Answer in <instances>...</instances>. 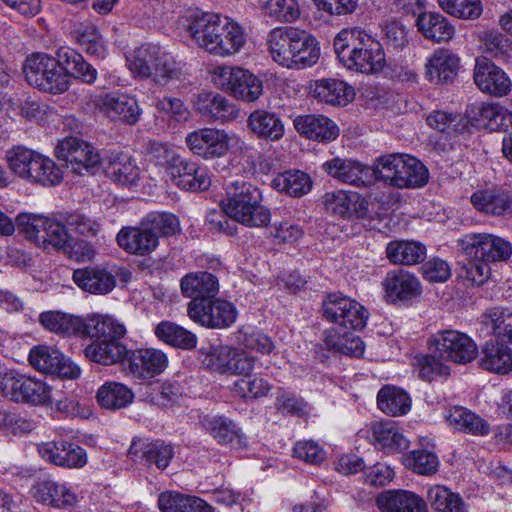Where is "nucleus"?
<instances>
[{"label": "nucleus", "mask_w": 512, "mask_h": 512, "mask_svg": "<svg viewBox=\"0 0 512 512\" xmlns=\"http://www.w3.org/2000/svg\"><path fill=\"white\" fill-rule=\"evenodd\" d=\"M321 310L324 319L350 330L363 329L369 318L367 309L361 303L340 292L326 295Z\"/></svg>", "instance_id": "nucleus-10"}, {"label": "nucleus", "mask_w": 512, "mask_h": 512, "mask_svg": "<svg viewBox=\"0 0 512 512\" xmlns=\"http://www.w3.org/2000/svg\"><path fill=\"white\" fill-rule=\"evenodd\" d=\"M473 207L489 215H504L512 212V195L501 188H486L475 191L470 197Z\"/></svg>", "instance_id": "nucleus-33"}, {"label": "nucleus", "mask_w": 512, "mask_h": 512, "mask_svg": "<svg viewBox=\"0 0 512 512\" xmlns=\"http://www.w3.org/2000/svg\"><path fill=\"white\" fill-rule=\"evenodd\" d=\"M37 451L43 460L62 468L80 469L88 460L84 448L66 440L42 442Z\"/></svg>", "instance_id": "nucleus-17"}, {"label": "nucleus", "mask_w": 512, "mask_h": 512, "mask_svg": "<svg viewBox=\"0 0 512 512\" xmlns=\"http://www.w3.org/2000/svg\"><path fill=\"white\" fill-rule=\"evenodd\" d=\"M487 324L491 326L493 334L502 340L512 342V311L502 307L489 309L485 313Z\"/></svg>", "instance_id": "nucleus-56"}, {"label": "nucleus", "mask_w": 512, "mask_h": 512, "mask_svg": "<svg viewBox=\"0 0 512 512\" xmlns=\"http://www.w3.org/2000/svg\"><path fill=\"white\" fill-rule=\"evenodd\" d=\"M98 404L107 410H119L130 405L134 400L133 391L119 382H105L96 393Z\"/></svg>", "instance_id": "nucleus-46"}, {"label": "nucleus", "mask_w": 512, "mask_h": 512, "mask_svg": "<svg viewBox=\"0 0 512 512\" xmlns=\"http://www.w3.org/2000/svg\"><path fill=\"white\" fill-rule=\"evenodd\" d=\"M416 25L426 39L437 43L449 41L455 33L454 26L439 13L424 12L419 14Z\"/></svg>", "instance_id": "nucleus-43"}, {"label": "nucleus", "mask_w": 512, "mask_h": 512, "mask_svg": "<svg viewBox=\"0 0 512 512\" xmlns=\"http://www.w3.org/2000/svg\"><path fill=\"white\" fill-rule=\"evenodd\" d=\"M145 225L159 236H171L180 231L178 218L167 212H151L143 219Z\"/></svg>", "instance_id": "nucleus-57"}, {"label": "nucleus", "mask_w": 512, "mask_h": 512, "mask_svg": "<svg viewBox=\"0 0 512 512\" xmlns=\"http://www.w3.org/2000/svg\"><path fill=\"white\" fill-rule=\"evenodd\" d=\"M92 314L85 317L60 311H46L39 316L40 324L48 331L63 336L83 337Z\"/></svg>", "instance_id": "nucleus-30"}, {"label": "nucleus", "mask_w": 512, "mask_h": 512, "mask_svg": "<svg viewBox=\"0 0 512 512\" xmlns=\"http://www.w3.org/2000/svg\"><path fill=\"white\" fill-rule=\"evenodd\" d=\"M312 184L309 174L300 170L279 173L271 181L274 189L291 197H302L307 194L311 191Z\"/></svg>", "instance_id": "nucleus-45"}, {"label": "nucleus", "mask_w": 512, "mask_h": 512, "mask_svg": "<svg viewBox=\"0 0 512 512\" xmlns=\"http://www.w3.org/2000/svg\"><path fill=\"white\" fill-rule=\"evenodd\" d=\"M439 6L448 14L462 19H476L482 13L480 0H438Z\"/></svg>", "instance_id": "nucleus-61"}, {"label": "nucleus", "mask_w": 512, "mask_h": 512, "mask_svg": "<svg viewBox=\"0 0 512 512\" xmlns=\"http://www.w3.org/2000/svg\"><path fill=\"white\" fill-rule=\"evenodd\" d=\"M440 359L465 364L477 356V345L466 334L456 330L438 332L430 341Z\"/></svg>", "instance_id": "nucleus-13"}, {"label": "nucleus", "mask_w": 512, "mask_h": 512, "mask_svg": "<svg viewBox=\"0 0 512 512\" xmlns=\"http://www.w3.org/2000/svg\"><path fill=\"white\" fill-rule=\"evenodd\" d=\"M167 171L174 184L181 189L205 191L211 186L207 169L194 161L174 157Z\"/></svg>", "instance_id": "nucleus-20"}, {"label": "nucleus", "mask_w": 512, "mask_h": 512, "mask_svg": "<svg viewBox=\"0 0 512 512\" xmlns=\"http://www.w3.org/2000/svg\"><path fill=\"white\" fill-rule=\"evenodd\" d=\"M55 153L59 160L65 161L77 174L93 169L101 161L99 153L90 144L74 137L60 141Z\"/></svg>", "instance_id": "nucleus-16"}, {"label": "nucleus", "mask_w": 512, "mask_h": 512, "mask_svg": "<svg viewBox=\"0 0 512 512\" xmlns=\"http://www.w3.org/2000/svg\"><path fill=\"white\" fill-rule=\"evenodd\" d=\"M294 127L301 135L319 142H331L339 135L336 123L319 114L297 116L294 119Z\"/></svg>", "instance_id": "nucleus-32"}, {"label": "nucleus", "mask_w": 512, "mask_h": 512, "mask_svg": "<svg viewBox=\"0 0 512 512\" xmlns=\"http://www.w3.org/2000/svg\"><path fill=\"white\" fill-rule=\"evenodd\" d=\"M168 366L167 355L156 348L142 347L128 351L126 370L136 379L148 380L160 375Z\"/></svg>", "instance_id": "nucleus-18"}, {"label": "nucleus", "mask_w": 512, "mask_h": 512, "mask_svg": "<svg viewBox=\"0 0 512 512\" xmlns=\"http://www.w3.org/2000/svg\"><path fill=\"white\" fill-rule=\"evenodd\" d=\"M205 429L222 445L243 449L247 447V437L242 430L230 419L224 416H213L203 420Z\"/></svg>", "instance_id": "nucleus-36"}, {"label": "nucleus", "mask_w": 512, "mask_h": 512, "mask_svg": "<svg viewBox=\"0 0 512 512\" xmlns=\"http://www.w3.org/2000/svg\"><path fill=\"white\" fill-rule=\"evenodd\" d=\"M6 158L11 171L28 183L53 187L63 180L62 169L51 158L32 149L13 147Z\"/></svg>", "instance_id": "nucleus-7"}, {"label": "nucleus", "mask_w": 512, "mask_h": 512, "mask_svg": "<svg viewBox=\"0 0 512 512\" xmlns=\"http://www.w3.org/2000/svg\"><path fill=\"white\" fill-rule=\"evenodd\" d=\"M383 285L392 300H410L421 293L418 279L403 270L389 272Z\"/></svg>", "instance_id": "nucleus-42"}, {"label": "nucleus", "mask_w": 512, "mask_h": 512, "mask_svg": "<svg viewBox=\"0 0 512 512\" xmlns=\"http://www.w3.org/2000/svg\"><path fill=\"white\" fill-rule=\"evenodd\" d=\"M72 279L81 290L94 295L109 294L116 286V275L99 266L76 269Z\"/></svg>", "instance_id": "nucleus-29"}, {"label": "nucleus", "mask_w": 512, "mask_h": 512, "mask_svg": "<svg viewBox=\"0 0 512 512\" xmlns=\"http://www.w3.org/2000/svg\"><path fill=\"white\" fill-rule=\"evenodd\" d=\"M183 296L195 300H208L215 297L219 291V282L215 275L206 271L186 274L180 281Z\"/></svg>", "instance_id": "nucleus-35"}, {"label": "nucleus", "mask_w": 512, "mask_h": 512, "mask_svg": "<svg viewBox=\"0 0 512 512\" xmlns=\"http://www.w3.org/2000/svg\"><path fill=\"white\" fill-rule=\"evenodd\" d=\"M460 69V58L446 48L436 49L425 63V76L435 84L452 83Z\"/></svg>", "instance_id": "nucleus-28"}, {"label": "nucleus", "mask_w": 512, "mask_h": 512, "mask_svg": "<svg viewBox=\"0 0 512 512\" xmlns=\"http://www.w3.org/2000/svg\"><path fill=\"white\" fill-rule=\"evenodd\" d=\"M480 365L489 372L507 374L512 370V349L496 340L487 341L481 350Z\"/></svg>", "instance_id": "nucleus-40"}, {"label": "nucleus", "mask_w": 512, "mask_h": 512, "mask_svg": "<svg viewBox=\"0 0 512 512\" xmlns=\"http://www.w3.org/2000/svg\"><path fill=\"white\" fill-rule=\"evenodd\" d=\"M234 348L230 346H218L209 350L203 359V364L207 369L218 373H230Z\"/></svg>", "instance_id": "nucleus-62"}, {"label": "nucleus", "mask_w": 512, "mask_h": 512, "mask_svg": "<svg viewBox=\"0 0 512 512\" xmlns=\"http://www.w3.org/2000/svg\"><path fill=\"white\" fill-rule=\"evenodd\" d=\"M446 420L451 427L464 433L486 436L490 432V426L483 418L464 407L452 408Z\"/></svg>", "instance_id": "nucleus-44"}, {"label": "nucleus", "mask_w": 512, "mask_h": 512, "mask_svg": "<svg viewBox=\"0 0 512 512\" xmlns=\"http://www.w3.org/2000/svg\"><path fill=\"white\" fill-rule=\"evenodd\" d=\"M368 439L377 449L387 455L402 452L409 447V440L394 421H374L368 428Z\"/></svg>", "instance_id": "nucleus-26"}, {"label": "nucleus", "mask_w": 512, "mask_h": 512, "mask_svg": "<svg viewBox=\"0 0 512 512\" xmlns=\"http://www.w3.org/2000/svg\"><path fill=\"white\" fill-rule=\"evenodd\" d=\"M221 25L223 30L218 34L211 54L220 57L233 56L246 44V32L237 22L227 17L223 18Z\"/></svg>", "instance_id": "nucleus-39"}, {"label": "nucleus", "mask_w": 512, "mask_h": 512, "mask_svg": "<svg viewBox=\"0 0 512 512\" xmlns=\"http://www.w3.org/2000/svg\"><path fill=\"white\" fill-rule=\"evenodd\" d=\"M427 124L431 128L444 133L457 132L464 128L463 117L460 114L445 111H433L427 117Z\"/></svg>", "instance_id": "nucleus-64"}, {"label": "nucleus", "mask_w": 512, "mask_h": 512, "mask_svg": "<svg viewBox=\"0 0 512 512\" xmlns=\"http://www.w3.org/2000/svg\"><path fill=\"white\" fill-rule=\"evenodd\" d=\"M211 80L218 89L247 103L257 101L263 94L262 80L239 66H215L211 70Z\"/></svg>", "instance_id": "nucleus-9"}, {"label": "nucleus", "mask_w": 512, "mask_h": 512, "mask_svg": "<svg viewBox=\"0 0 512 512\" xmlns=\"http://www.w3.org/2000/svg\"><path fill=\"white\" fill-rule=\"evenodd\" d=\"M97 106L111 120L129 125L136 124L142 115L136 97L126 93H107L99 98Z\"/></svg>", "instance_id": "nucleus-21"}, {"label": "nucleus", "mask_w": 512, "mask_h": 512, "mask_svg": "<svg viewBox=\"0 0 512 512\" xmlns=\"http://www.w3.org/2000/svg\"><path fill=\"white\" fill-rule=\"evenodd\" d=\"M153 106L157 112L163 114L169 121L181 123L188 121L190 111L180 98L163 97L156 98Z\"/></svg>", "instance_id": "nucleus-59"}, {"label": "nucleus", "mask_w": 512, "mask_h": 512, "mask_svg": "<svg viewBox=\"0 0 512 512\" xmlns=\"http://www.w3.org/2000/svg\"><path fill=\"white\" fill-rule=\"evenodd\" d=\"M62 359V353L47 345L34 346L28 356L30 365L44 374H53Z\"/></svg>", "instance_id": "nucleus-53"}, {"label": "nucleus", "mask_w": 512, "mask_h": 512, "mask_svg": "<svg viewBox=\"0 0 512 512\" xmlns=\"http://www.w3.org/2000/svg\"><path fill=\"white\" fill-rule=\"evenodd\" d=\"M404 465L419 475H433L438 471V456L428 449H416L403 455Z\"/></svg>", "instance_id": "nucleus-52"}, {"label": "nucleus", "mask_w": 512, "mask_h": 512, "mask_svg": "<svg viewBox=\"0 0 512 512\" xmlns=\"http://www.w3.org/2000/svg\"><path fill=\"white\" fill-rule=\"evenodd\" d=\"M82 338L94 339L84 349L90 361L102 365H113L126 359L128 349L120 342L127 333L123 323L110 315L92 313Z\"/></svg>", "instance_id": "nucleus-3"}, {"label": "nucleus", "mask_w": 512, "mask_h": 512, "mask_svg": "<svg viewBox=\"0 0 512 512\" xmlns=\"http://www.w3.org/2000/svg\"><path fill=\"white\" fill-rule=\"evenodd\" d=\"M236 339L238 345L243 350L246 349L266 354L270 353L274 348L273 342L267 335L250 327L238 330Z\"/></svg>", "instance_id": "nucleus-58"}, {"label": "nucleus", "mask_w": 512, "mask_h": 512, "mask_svg": "<svg viewBox=\"0 0 512 512\" xmlns=\"http://www.w3.org/2000/svg\"><path fill=\"white\" fill-rule=\"evenodd\" d=\"M23 72L29 85L43 92L62 94L70 87L69 75L59 68L55 57L46 53L28 56Z\"/></svg>", "instance_id": "nucleus-8"}, {"label": "nucleus", "mask_w": 512, "mask_h": 512, "mask_svg": "<svg viewBox=\"0 0 512 512\" xmlns=\"http://www.w3.org/2000/svg\"><path fill=\"white\" fill-rule=\"evenodd\" d=\"M106 174L115 182L130 186L135 184L141 175L132 156L123 151H111L104 159Z\"/></svg>", "instance_id": "nucleus-34"}, {"label": "nucleus", "mask_w": 512, "mask_h": 512, "mask_svg": "<svg viewBox=\"0 0 512 512\" xmlns=\"http://www.w3.org/2000/svg\"><path fill=\"white\" fill-rule=\"evenodd\" d=\"M497 103L474 102L466 109V117L472 125L492 130Z\"/></svg>", "instance_id": "nucleus-63"}, {"label": "nucleus", "mask_w": 512, "mask_h": 512, "mask_svg": "<svg viewBox=\"0 0 512 512\" xmlns=\"http://www.w3.org/2000/svg\"><path fill=\"white\" fill-rule=\"evenodd\" d=\"M221 206L232 219L247 227H263L271 221L270 209L262 204L261 191L246 181L232 182Z\"/></svg>", "instance_id": "nucleus-5"}, {"label": "nucleus", "mask_w": 512, "mask_h": 512, "mask_svg": "<svg viewBox=\"0 0 512 512\" xmlns=\"http://www.w3.org/2000/svg\"><path fill=\"white\" fill-rule=\"evenodd\" d=\"M271 390L270 383L260 377L244 376L236 380L231 388L232 393L244 400L265 397Z\"/></svg>", "instance_id": "nucleus-55"}, {"label": "nucleus", "mask_w": 512, "mask_h": 512, "mask_svg": "<svg viewBox=\"0 0 512 512\" xmlns=\"http://www.w3.org/2000/svg\"><path fill=\"white\" fill-rule=\"evenodd\" d=\"M223 18L224 17L216 13H192L187 20L188 23L185 25V31L195 41L198 47L211 54L213 46L218 39V34L220 30H223V26L221 25Z\"/></svg>", "instance_id": "nucleus-22"}, {"label": "nucleus", "mask_w": 512, "mask_h": 512, "mask_svg": "<svg viewBox=\"0 0 512 512\" xmlns=\"http://www.w3.org/2000/svg\"><path fill=\"white\" fill-rule=\"evenodd\" d=\"M387 258L394 264L414 265L426 257V247L414 241H392L386 247Z\"/></svg>", "instance_id": "nucleus-48"}, {"label": "nucleus", "mask_w": 512, "mask_h": 512, "mask_svg": "<svg viewBox=\"0 0 512 512\" xmlns=\"http://www.w3.org/2000/svg\"><path fill=\"white\" fill-rule=\"evenodd\" d=\"M458 246L470 257L483 262H501L512 255V244L488 233H471L458 240Z\"/></svg>", "instance_id": "nucleus-12"}, {"label": "nucleus", "mask_w": 512, "mask_h": 512, "mask_svg": "<svg viewBox=\"0 0 512 512\" xmlns=\"http://www.w3.org/2000/svg\"><path fill=\"white\" fill-rule=\"evenodd\" d=\"M189 318L210 329H225L233 325L238 311L229 301L221 298L190 301L187 306Z\"/></svg>", "instance_id": "nucleus-11"}, {"label": "nucleus", "mask_w": 512, "mask_h": 512, "mask_svg": "<svg viewBox=\"0 0 512 512\" xmlns=\"http://www.w3.org/2000/svg\"><path fill=\"white\" fill-rule=\"evenodd\" d=\"M312 94L318 101L333 106H346L355 97L352 86L333 78L316 80L312 87Z\"/></svg>", "instance_id": "nucleus-37"}, {"label": "nucleus", "mask_w": 512, "mask_h": 512, "mask_svg": "<svg viewBox=\"0 0 512 512\" xmlns=\"http://www.w3.org/2000/svg\"><path fill=\"white\" fill-rule=\"evenodd\" d=\"M126 65L138 80H151L159 86H167L183 77V65L164 47L146 43L126 55Z\"/></svg>", "instance_id": "nucleus-4"}, {"label": "nucleus", "mask_w": 512, "mask_h": 512, "mask_svg": "<svg viewBox=\"0 0 512 512\" xmlns=\"http://www.w3.org/2000/svg\"><path fill=\"white\" fill-rule=\"evenodd\" d=\"M427 501L438 512H467V505L461 496L444 485L429 487Z\"/></svg>", "instance_id": "nucleus-49"}, {"label": "nucleus", "mask_w": 512, "mask_h": 512, "mask_svg": "<svg viewBox=\"0 0 512 512\" xmlns=\"http://www.w3.org/2000/svg\"><path fill=\"white\" fill-rule=\"evenodd\" d=\"M322 169L334 179L358 187L367 186L373 177L372 169L352 159L335 157L324 162Z\"/></svg>", "instance_id": "nucleus-27"}, {"label": "nucleus", "mask_w": 512, "mask_h": 512, "mask_svg": "<svg viewBox=\"0 0 512 512\" xmlns=\"http://www.w3.org/2000/svg\"><path fill=\"white\" fill-rule=\"evenodd\" d=\"M231 136L222 129L204 127L188 133L185 143L189 150L204 160L224 157L230 149Z\"/></svg>", "instance_id": "nucleus-14"}, {"label": "nucleus", "mask_w": 512, "mask_h": 512, "mask_svg": "<svg viewBox=\"0 0 512 512\" xmlns=\"http://www.w3.org/2000/svg\"><path fill=\"white\" fill-rule=\"evenodd\" d=\"M265 40L271 59L283 68L306 69L320 58L319 42L304 29L276 27L268 32Z\"/></svg>", "instance_id": "nucleus-1"}, {"label": "nucleus", "mask_w": 512, "mask_h": 512, "mask_svg": "<svg viewBox=\"0 0 512 512\" xmlns=\"http://www.w3.org/2000/svg\"><path fill=\"white\" fill-rule=\"evenodd\" d=\"M334 50L349 70L376 74L385 66L381 43L360 28L341 30L334 38Z\"/></svg>", "instance_id": "nucleus-2"}, {"label": "nucleus", "mask_w": 512, "mask_h": 512, "mask_svg": "<svg viewBox=\"0 0 512 512\" xmlns=\"http://www.w3.org/2000/svg\"><path fill=\"white\" fill-rule=\"evenodd\" d=\"M129 457L147 466L156 465L158 469H165L174 455L173 447L162 440L149 438L134 439L128 451Z\"/></svg>", "instance_id": "nucleus-25"}, {"label": "nucleus", "mask_w": 512, "mask_h": 512, "mask_svg": "<svg viewBox=\"0 0 512 512\" xmlns=\"http://www.w3.org/2000/svg\"><path fill=\"white\" fill-rule=\"evenodd\" d=\"M262 13L279 23H294L301 15L298 0H258Z\"/></svg>", "instance_id": "nucleus-50"}, {"label": "nucleus", "mask_w": 512, "mask_h": 512, "mask_svg": "<svg viewBox=\"0 0 512 512\" xmlns=\"http://www.w3.org/2000/svg\"><path fill=\"white\" fill-rule=\"evenodd\" d=\"M32 498L43 505L57 509L73 507L77 496L71 487L51 477L38 479L30 488Z\"/></svg>", "instance_id": "nucleus-19"}, {"label": "nucleus", "mask_w": 512, "mask_h": 512, "mask_svg": "<svg viewBox=\"0 0 512 512\" xmlns=\"http://www.w3.org/2000/svg\"><path fill=\"white\" fill-rule=\"evenodd\" d=\"M47 218L38 214L20 213L16 217V226L26 239L41 247L45 236Z\"/></svg>", "instance_id": "nucleus-54"}, {"label": "nucleus", "mask_w": 512, "mask_h": 512, "mask_svg": "<svg viewBox=\"0 0 512 512\" xmlns=\"http://www.w3.org/2000/svg\"><path fill=\"white\" fill-rule=\"evenodd\" d=\"M4 388L11 399L34 405H51V388L41 379L15 373L5 377Z\"/></svg>", "instance_id": "nucleus-15"}, {"label": "nucleus", "mask_w": 512, "mask_h": 512, "mask_svg": "<svg viewBox=\"0 0 512 512\" xmlns=\"http://www.w3.org/2000/svg\"><path fill=\"white\" fill-rule=\"evenodd\" d=\"M155 335L159 340L182 349H192L197 343L195 334L170 321L160 322L155 327Z\"/></svg>", "instance_id": "nucleus-51"}, {"label": "nucleus", "mask_w": 512, "mask_h": 512, "mask_svg": "<svg viewBox=\"0 0 512 512\" xmlns=\"http://www.w3.org/2000/svg\"><path fill=\"white\" fill-rule=\"evenodd\" d=\"M383 512H426V501L408 490H390L377 499Z\"/></svg>", "instance_id": "nucleus-38"}, {"label": "nucleus", "mask_w": 512, "mask_h": 512, "mask_svg": "<svg viewBox=\"0 0 512 512\" xmlns=\"http://www.w3.org/2000/svg\"><path fill=\"white\" fill-rule=\"evenodd\" d=\"M117 243L130 254L145 256L157 248L159 240L142 220L139 227L121 229L117 234Z\"/></svg>", "instance_id": "nucleus-31"}, {"label": "nucleus", "mask_w": 512, "mask_h": 512, "mask_svg": "<svg viewBox=\"0 0 512 512\" xmlns=\"http://www.w3.org/2000/svg\"><path fill=\"white\" fill-rule=\"evenodd\" d=\"M474 82L482 92L498 97L507 95L512 85L503 69L485 57L476 59Z\"/></svg>", "instance_id": "nucleus-24"}, {"label": "nucleus", "mask_w": 512, "mask_h": 512, "mask_svg": "<svg viewBox=\"0 0 512 512\" xmlns=\"http://www.w3.org/2000/svg\"><path fill=\"white\" fill-rule=\"evenodd\" d=\"M377 404L385 414L400 416L410 411L411 399L403 389L387 385L379 390Z\"/></svg>", "instance_id": "nucleus-47"}, {"label": "nucleus", "mask_w": 512, "mask_h": 512, "mask_svg": "<svg viewBox=\"0 0 512 512\" xmlns=\"http://www.w3.org/2000/svg\"><path fill=\"white\" fill-rule=\"evenodd\" d=\"M194 109L207 121L230 122L239 116L237 106L216 92L202 91L192 101Z\"/></svg>", "instance_id": "nucleus-23"}, {"label": "nucleus", "mask_w": 512, "mask_h": 512, "mask_svg": "<svg viewBox=\"0 0 512 512\" xmlns=\"http://www.w3.org/2000/svg\"><path fill=\"white\" fill-rule=\"evenodd\" d=\"M357 197L355 191L337 190L327 192L323 196V204L326 210L336 216H350V206Z\"/></svg>", "instance_id": "nucleus-60"}, {"label": "nucleus", "mask_w": 512, "mask_h": 512, "mask_svg": "<svg viewBox=\"0 0 512 512\" xmlns=\"http://www.w3.org/2000/svg\"><path fill=\"white\" fill-rule=\"evenodd\" d=\"M248 128L259 138L280 140L285 132L281 118L274 112L257 109L247 118Z\"/></svg>", "instance_id": "nucleus-41"}, {"label": "nucleus", "mask_w": 512, "mask_h": 512, "mask_svg": "<svg viewBox=\"0 0 512 512\" xmlns=\"http://www.w3.org/2000/svg\"><path fill=\"white\" fill-rule=\"evenodd\" d=\"M372 174L376 181L399 189L423 187L429 178L428 169L421 161L402 153L378 157Z\"/></svg>", "instance_id": "nucleus-6"}]
</instances>
